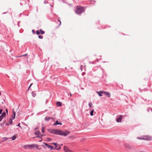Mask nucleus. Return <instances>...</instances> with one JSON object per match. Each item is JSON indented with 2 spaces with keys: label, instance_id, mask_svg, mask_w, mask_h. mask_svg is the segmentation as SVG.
Here are the masks:
<instances>
[{
  "label": "nucleus",
  "instance_id": "nucleus-36",
  "mask_svg": "<svg viewBox=\"0 0 152 152\" xmlns=\"http://www.w3.org/2000/svg\"><path fill=\"white\" fill-rule=\"evenodd\" d=\"M20 123H19L17 125V126H19L21 128V126H20Z\"/></svg>",
  "mask_w": 152,
  "mask_h": 152
},
{
  "label": "nucleus",
  "instance_id": "nucleus-20",
  "mask_svg": "<svg viewBox=\"0 0 152 152\" xmlns=\"http://www.w3.org/2000/svg\"><path fill=\"white\" fill-rule=\"evenodd\" d=\"M45 128L44 127H42V132L43 133H44L45 132Z\"/></svg>",
  "mask_w": 152,
  "mask_h": 152
},
{
  "label": "nucleus",
  "instance_id": "nucleus-4",
  "mask_svg": "<svg viewBox=\"0 0 152 152\" xmlns=\"http://www.w3.org/2000/svg\"><path fill=\"white\" fill-rule=\"evenodd\" d=\"M64 150L65 152H74L66 146H64Z\"/></svg>",
  "mask_w": 152,
  "mask_h": 152
},
{
  "label": "nucleus",
  "instance_id": "nucleus-15",
  "mask_svg": "<svg viewBox=\"0 0 152 152\" xmlns=\"http://www.w3.org/2000/svg\"><path fill=\"white\" fill-rule=\"evenodd\" d=\"M16 137V135H14L11 138L12 139V140H14L15 139Z\"/></svg>",
  "mask_w": 152,
  "mask_h": 152
},
{
  "label": "nucleus",
  "instance_id": "nucleus-19",
  "mask_svg": "<svg viewBox=\"0 0 152 152\" xmlns=\"http://www.w3.org/2000/svg\"><path fill=\"white\" fill-rule=\"evenodd\" d=\"M28 146V145H24V146H23V147L25 149L29 148V147Z\"/></svg>",
  "mask_w": 152,
  "mask_h": 152
},
{
  "label": "nucleus",
  "instance_id": "nucleus-1",
  "mask_svg": "<svg viewBox=\"0 0 152 152\" xmlns=\"http://www.w3.org/2000/svg\"><path fill=\"white\" fill-rule=\"evenodd\" d=\"M51 133L57 135H63L66 136L70 133V132L67 131H63L60 130L53 129L51 132Z\"/></svg>",
  "mask_w": 152,
  "mask_h": 152
},
{
  "label": "nucleus",
  "instance_id": "nucleus-40",
  "mask_svg": "<svg viewBox=\"0 0 152 152\" xmlns=\"http://www.w3.org/2000/svg\"><path fill=\"white\" fill-rule=\"evenodd\" d=\"M6 125H7L8 126V125H9V124H6Z\"/></svg>",
  "mask_w": 152,
  "mask_h": 152
},
{
  "label": "nucleus",
  "instance_id": "nucleus-25",
  "mask_svg": "<svg viewBox=\"0 0 152 152\" xmlns=\"http://www.w3.org/2000/svg\"><path fill=\"white\" fill-rule=\"evenodd\" d=\"M43 36L41 35H39L38 36V37L39 39H42L43 38Z\"/></svg>",
  "mask_w": 152,
  "mask_h": 152
},
{
  "label": "nucleus",
  "instance_id": "nucleus-33",
  "mask_svg": "<svg viewBox=\"0 0 152 152\" xmlns=\"http://www.w3.org/2000/svg\"><path fill=\"white\" fill-rule=\"evenodd\" d=\"M5 102V100L4 99H3V101L2 102V103L3 104H4Z\"/></svg>",
  "mask_w": 152,
  "mask_h": 152
},
{
  "label": "nucleus",
  "instance_id": "nucleus-9",
  "mask_svg": "<svg viewBox=\"0 0 152 152\" xmlns=\"http://www.w3.org/2000/svg\"><path fill=\"white\" fill-rule=\"evenodd\" d=\"M50 144H53L54 145H55V147L54 148V149H57V148H57V147H58V145H57L58 144H57L56 143H54V142H52V143H50Z\"/></svg>",
  "mask_w": 152,
  "mask_h": 152
},
{
  "label": "nucleus",
  "instance_id": "nucleus-2",
  "mask_svg": "<svg viewBox=\"0 0 152 152\" xmlns=\"http://www.w3.org/2000/svg\"><path fill=\"white\" fill-rule=\"evenodd\" d=\"M77 10L75 11V12L77 14L82 13L84 10V8L82 7L77 6L76 7Z\"/></svg>",
  "mask_w": 152,
  "mask_h": 152
},
{
  "label": "nucleus",
  "instance_id": "nucleus-6",
  "mask_svg": "<svg viewBox=\"0 0 152 152\" xmlns=\"http://www.w3.org/2000/svg\"><path fill=\"white\" fill-rule=\"evenodd\" d=\"M28 145V146L29 147V148L31 149H32L33 147H37V145L35 144Z\"/></svg>",
  "mask_w": 152,
  "mask_h": 152
},
{
  "label": "nucleus",
  "instance_id": "nucleus-3",
  "mask_svg": "<svg viewBox=\"0 0 152 152\" xmlns=\"http://www.w3.org/2000/svg\"><path fill=\"white\" fill-rule=\"evenodd\" d=\"M137 139L140 140H152V137L149 136H144L143 137H137Z\"/></svg>",
  "mask_w": 152,
  "mask_h": 152
},
{
  "label": "nucleus",
  "instance_id": "nucleus-11",
  "mask_svg": "<svg viewBox=\"0 0 152 152\" xmlns=\"http://www.w3.org/2000/svg\"><path fill=\"white\" fill-rule=\"evenodd\" d=\"M56 105L58 107H60L62 106V104L61 102H57Z\"/></svg>",
  "mask_w": 152,
  "mask_h": 152
},
{
  "label": "nucleus",
  "instance_id": "nucleus-35",
  "mask_svg": "<svg viewBox=\"0 0 152 152\" xmlns=\"http://www.w3.org/2000/svg\"><path fill=\"white\" fill-rule=\"evenodd\" d=\"M32 31L33 33L34 34H35V31L34 30H32Z\"/></svg>",
  "mask_w": 152,
  "mask_h": 152
},
{
  "label": "nucleus",
  "instance_id": "nucleus-29",
  "mask_svg": "<svg viewBox=\"0 0 152 152\" xmlns=\"http://www.w3.org/2000/svg\"><path fill=\"white\" fill-rule=\"evenodd\" d=\"M3 118V117H2V116L0 115V121H2Z\"/></svg>",
  "mask_w": 152,
  "mask_h": 152
},
{
  "label": "nucleus",
  "instance_id": "nucleus-26",
  "mask_svg": "<svg viewBox=\"0 0 152 152\" xmlns=\"http://www.w3.org/2000/svg\"><path fill=\"white\" fill-rule=\"evenodd\" d=\"M99 92L101 94H105V92H106V91H100Z\"/></svg>",
  "mask_w": 152,
  "mask_h": 152
},
{
  "label": "nucleus",
  "instance_id": "nucleus-5",
  "mask_svg": "<svg viewBox=\"0 0 152 152\" xmlns=\"http://www.w3.org/2000/svg\"><path fill=\"white\" fill-rule=\"evenodd\" d=\"M123 116L121 115H120L118 118H117L116 119V121L118 123H121V120L122 119Z\"/></svg>",
  "mask_w": 152,
  "mask_h": 152
},
{
  "label": "nucleus",
  "instance_id": "nucleus-39",
  "mask_svg": "<svg viewBox=\"0 0 152 152\" xmlns=\"http://www.w3.org/2000/svg\"><path fill=\"white\" fill-rule=\"evenodd\" d=\"M70 96H72V94L71 93L70 94Z\"/></svg>",
  "mask_w": 152,
  "mask_h": 152
},
{
  "label": "nucleus",
  "instance_id": "nucleus-42",
  "mask_svg": "<svg viewBox=\"0 0 152 152\" xmlns=\"http://www.w3.org/2000/svg\"><path fill=\"white\" fill-rule=\"evenodd\" d=\"M42 140V139L41 140H40L39 141V142H41Z\"/></svg>",
  "mask_w": 152,
  "mask_h": 152
},
{
  "label": "nucleus",
  "instance_id": "nucleus-37",
  "mask_svg": "<svg viewBox=\"0 0 152 152\" xmlns=\"http://www.w3.org/2000/svg\"><path fill=\"white\" fill-rule=\"evenodd\" d=\"M61 148V147L60 146H59V148H57V149L58 150H59Z\"/></svg>",
  "mask_w": 152,
  "mask_h": 152
},
{
  "label": "nucleus",
  "instance_id": "nucleus-30",
  "mask_svg": "<svg viewBox=\"0 0 152 152\" xmlns=\"http://www.w3.org/2000/svg\"><path fill=\"white\" fill-rule=\"evenodd\" d=\"M27 54H24L23 55H21V56H19V57H22L23 56H27Z\"/></svg>",
  "mask_w": 152,
  "mask_h": 152
},
{
  "label": "nucleus",
  "instance_id": "nucleus-31",
  "mask_svg": "<svg viewBox=\"0 0 152 152\" xmlns=\"http://www.w3.org/2000/svg\"><path fill=\"white\" fill-rule=\"evenodd\" d=\"M33 83H31L30 85V86H29V87H28V91L29 90V89L30 87L32 85Z\"/></svg>",
  "mask_w": 152,
  "mask_h": 152
},
{
  "label": "nucleus",
  "instance_id": "nucleus-16",
  "mask_svg": "<svg viewBox=\"0 0 152 152\" xmlns=\"http://www.w3.org/2000/svg\"><path fill=\"white\" fill-rule=\"evenodd\" d=\"M6 115V113L5 112H3L1 114V116L3 118Z\"/></svg>",
  "mask_w": 152,
  "mask_h": 152
},
{
  "label": "nucleus",
  "instance_id": "nucleus-21",
  "mask_svg": "<svg viewBox=\"0 0 152 152\" xmlns=\"http://www.w3.org/2000/svg\"><path fill=\"white\" fill-rule=\"evenodd\" d=\"M32 95L33 97H34L36 96V94L35 93L32 92Z\"/></svg>",
  "mask_w": 152,
  "mask_h": 152
},
{
  "label": "nucleus",
  "instance_id": "nucleus-44",
  "mask_svg": "<svg viewBox=\"0 0 152 152\" xmlns=\"http://www.w3.org/2000/svg\"><path fill=\"white\" fill-rule=\"evenodd\" d=\"M0 125H2V124H0Z\"/></svg>",
  "mask_w": 152,
  "mask_h": 152
},
{
  "label": "nucleus",
  "instance_id": "nucleus-12",
  "mask_svg": "<svg viewBox=\"0 0 152 152\" xmlns=\"http://www.w3.org/2000/svg\"><path fill=\"white\" fill-rule=\"evenodd\" d=\"M34 134L36 135H39L40 134V132L39 131H37L34 133Z\"/></svg>",
  "mask_w": 152,
  "mask_h": 152
},
{
  "label": "nucleus",
  "instance_id": "nucleus-8",
  "mask_svg": "<svg viewBox=\"0 0 152 152\" xmlns=\"http://www.w3.org/2000/svg\"><path fill=\"white\" fill-rule=\"evenodd\" d=\"M57 125H62V124L61 123V122H58V121H56L55 123L53 125L56 126Z\"/></svg>",
  "mask_w": 152,
  "mask_h": 152
},
{
  "label": "nucleus",
  "instance_id": "nucleus-43",
  "mask_svg": "<svg viewBox=\"0 0 152 152\" xmlns=\"http://www.w3.org/2000/svg\"><path fill=\"white\" fill-rule=\"evenodd\" d=\"M1 95V93L0 92V96Z\"/></svg>",
  "mask_w": 152,
  "mask_h": 152
},
{
  "label": "nucleus",
  "instance_id": "nucleus-38",
  "mask_svg": "<svg viewBox=\"0 0 152 152\" xmlns=\"http://www.w3.org/2000/svg\"><path fill=\"white\" fill-rule=\"evenodd\" d=\"M58 21L59 22V23H59V25H61V21L60 20H58Z\"/></svg>",
  "mask_w": 152,
  "mask_h": 152
},
{
  "label": "nucleus",
  "instance_id": "nucleus-10",
  "mask_svg": "<svg viewBox=\"0 0 152 152\" xmlns=\"http://www.w3.org/2000/svg\"><path fill=\"white\" fill-rule=\"evenodd\" d=\"M105 94L108 97H110V94L108 92H105Z\"/></svg>",
  "mask_w": 152,
  "mask_h": 152
},
{
  "label": "nucleus",
  "instance_id": "nucleus-7",
  "mask_svg": "<svg viewBox=\"0 0 152 152\" xmlns=\"http://www.w3.org/2000/svg\"><path fill=\"white\" fill-rule=\"evenodd\" d=\"M44 144L48 148H50L51 150L52 149H53V147L51 146L50 145H49V144L45 143H44Z\"/></svg>",
  "mask_w": 152,
  "mask_h": 152
},
{
  "label": "nucleus",
  "instance_id": "nucleus-27",
  "mask_svg": "<svg viewBox=\"0 0 152 152\" xmlns=\"http://www.w3.org/2000/svg\"><path fill=\"white\" fill-rule=\"evenodd\" d=\"M97 93H98V94L100 96H102V95H101V94L100 93V92H98V91H97Z\"/></svg>",
  "mask_w": 152,
  "mask_h": 152
},
{
  "label": "nucleus",
  "instance_id": "nucleus-32",
  "mask_svg": "<svg viewBox=\"0 0 152 152\" xmlns=\"http://www.w3.org/2000/svg\"><path fill=\"white\" fill-rule=\"evenodd\" d=\"M33 83H31L30 85V86H29V87H28V91L29 90V89L30 87L32 85Z\"/></svg>",
  "mask_w": 152,
  "mask_h": 152
},
{
  "label": "nucleus",
  "instance_id": "nucleus-24",
  "mask_svg": "<svg viewBox=\"0 0 152 152\" xmlns=\"http://www.w3.org/2000/svg\"><path fill=\"white\" fill-rule=\"evenodd\" d=\"M36 34L37 35H39L40 34V33L39 31L37 30L36 32Z\"/></svg>",
  "mask_w": 152,
  "mask_h": 152
},
{
  "label": "nucleus",
  "instance_id": "nucleus-13",
  "mask_svg": "<svg viewBox=\"0 0 152 152\" xmlns=\"http://www.w3.org/2000/svg\"><path fill=\"white\" fill-rule=\"evenodd\" d=\"M51 118L47 116L45 118V120L46 121H48Z\"/></svg>",
  "mask_w": 152,
  "mask_h": 152
},
{
  "label": "nucleus",
  "instance_id": "nucleus-17",
  "mask_svg": "<svg viewBox=\"0 0 152 152\" xmlns=\"http://www.w3.org/2000/svg\"><path fill=\"white\" fill-rule=\"evenodd\" d=\"M39 31L41 32V34H43L45 33V32L42 31L41 29H39Z\"/></svg>",
  "mask_w": 152,
  "mask_h": 152
},
{
  "label": "nucleus",
  "instance_id": "nucleus-41",
  "mask_svg": "<svg viewBox=\"0 0 152 152\" xmlns=\"http://www.w3.org/2000/svg\"><path fill=\"white\" fill-rule=\"evenodd\" d=\"M6 111L7 112V113L8 111H7V109H6Z\"/></svg>",
  "mask_w": 152,
  "mask_h": 152
},
{
  "label": "nucleus",
  "instance_id": "nucleus-18",
  "mask_svg": "<svg viewBox=\"0 0 152 152\" xmlns=\"http://www.w3.org/2000/svg\"><path fill=\"white\" fill-rule=\"evenodd\" d=\"M9 123L10 124H12V119L10 118L9 119Z\"/></svg>",
  "mask_w": 152,
  "mask_h": 152
},
{
  "label": "nucleus",
  "instance_id": "nucleus-34",
  "mask_svg": "<svg viewBox=\"0 0 152 152\" xmlns=\"http://www.w3.org/2000/svg\"><path fill=\"white\" fill-rule=\"evenodd\" d=\"M2 109H1L0 110V114H1L2 112Z\"/></svg>",
  "mask_w": 152,
  "mask_h": 152
},
{
  "label": "nucleus",
  "instance_id": "nucleus-28",
  "mask_svg": "<svg viewBox=\"0 0 152 152\" xmlns=\"http://www.w3.org/2000/svg\"><path fill=\"white\" fill-rule=\"evenodd\" d=\"M51 139L50 138H47V140L48 141H51Z\"/></svg>",
  "mask_w": 152,
  "mask_h": 152
},
{
  "label": "nucleus",
  "instance_id": "nucleus-22",
  "mask_svg": "<svg viewBox=\"0 0 152 152\" xmlns=\"http://www.w3.org/2000/svg\"><path fill=\"white\" fill-rule=\"evenodd\" d=\"M94 112V110H93L90 113V115L91 116H93V113Z\"/></svg>",
  "mask_w": 152,
  "mask_h": 152
},
{
  "label": "nucleus",
  "instance_id": "nucleus-23",
  "mask_svg": "<svg viewBox=\"0 0 152 152\" xmlns=\"http://www.w3.org/2000/svg\"><path fill=\"white\" fill-rule=\"evenodd\" d=\"M88 105L90 107H92V104L91 102H89V103Z\"/></svg>",
  "mask_w": 152,
  "mask_h": 152
},
{
  "label": "nucleus",
  "instance_id": "nucleus-14",
  "mask_svg": "<svg viewBox=\"0 0 152 152\" xmlns=\"http://www.w3.org/2000/svg\"><path fill=\"white\" fill-rule=\"evenodd\" d=\"M12 112L13 113V115H14L13 117V119H14L15 116V112L14 111V110L13 109H12Z\"/></svg>",
  "mask_w": 152,
  "mask_h": 152
}]
</instances>
